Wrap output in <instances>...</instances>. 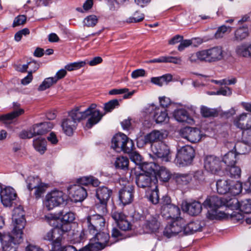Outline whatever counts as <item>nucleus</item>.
I'll return each mask as SVG.
<instances>
[{"label":"nucleus","mask_w":251,"mask_h":251,"mask_svg":"<svg viewBox=\"0 0 251 251\" xmlns=\"http://www.w3.org/2000/svg\"><path fill=\"white\" fill-rule=\"evenodd\" d=\"M238 203V200L235 198H231L229 200L225 199L217 196H208L202 203L204 207L208 208L206 217L210 220L221 219L225 216V213L219 211L218 209L223 206L228 208L236 207L233 203Z\"/></svg>","instance_id":"f257e3e1"},{"label":"nucleus","mask_w":251,"mask_h":251,"mask_svg":"<svg viewBox=\"0 0 251 251\" xmlns=\"http://www.w3.org/2000/svg\"><path fill=\"white\" fill-rule=\"evenodd\" d=\"M47 222L53 227V228L48 232L44 236V239L51 242V249L50 251H58L62 244L63 236L68 232L63 230L54 222L50 220H47Z\"/></svg>","instance_id":"f03ea898"},{"label":"nucleus","mask_w":251,"mask_h":251,"mask_svg":"<svg viewBox=\"0 0 251 251\" xmlns=\"http://www.w3.org/2000/svg\"><path fill=\"white\" fill-rule=\"evenodd\" d=\"M78 109L74 108L68 112L66 117L61 122V127L64 133L68 136H72L76 129L77 124L83 119Z\"/></svg>","instance_id":"7ed1b4c3"},{"label":"nucleus","mask_w":251,"mask_h":251,"mask_svg":"<svg viewBox=\"0 0 251 251\" xmlns=\"http://www.w3.org/2000/svg\"><path fill=\"white\" fill-rule=\"evenodd\" d=\"M57 215L58 216L49 214L45 216V218L46 220H50L54 222L65 231H69L71 229V223L75 219L74 213L63 209L59 211Z\"/></svg>","instance_id":"20e7f679"},{"label":"nucleus","mask_w":251,"mask_h":251,"mask_svg":"<svg viewBox=\"0 0 251 251\" xmlns=\"http://www.w3.org/2000/svg\"><path fill=\"white\" fill-rule=\"evenodd\" d=\"M111 147L118 152H131L134 147V142L124 133L115 134L112 139Z\"/></svg>","instance_id":"39448f33"},{"label":"nucleus","mask_w":251,"mask_h":251,"mask_svg":"<svg viewBox=\"0 0 251 251\" xmlns=\"http://www.w3.org/2000/svg\"><path fill=\"white\" fill-rule=\"evenodd\" d=\"M91 234L95 235L90 239L91 243L79 249L78 251H98L99 250L98 246L100 249H102L107 245L110 238L108 233L100 231Z\"/></svg>","instance_id":"423d86ee"},{"label":"nucleus","mask_w":251,"mask_h":251,"mask_svg":"<svg viewBox=\"0 0 251 251\" xmlns=\"http://www.w3.org/2000/svg\"><path fill=\"white\" fill-rule=\"evenodd\" d=\"M194 157V149L191 146H185L178 151L175 161L179 167H184L191 164Z\"/></svg>","instance_id":"0eeeda50"},{"label":"nucleus","mask_w":251,"mask_h":251,"mask_svg":"<svg viewBox=\"0 0 251 251\" xmlns=\"http://www.w3.org/2000/svg\"><path fill=\"white\" fill-rule=\"evenodd\" d=\"M23 232L12 230L2 242L3 251H17L19 245L23 241Z\"/></svg>","instance_id":"6e6552de"},{"label":"nucleus","mask_w":251,"mask_h":251,"mask_svg":"<svg viewBox=\"0 0 251 251\" xmlns=\"http://www.w3.org/2000/svg\"><path fill=\"white\" fill-rule=\"evenodd\" d=\"M66 200L67 196L62 191L54 190L46 195L45 205L50 210L63 203Z\"/></svg>","instance_id":"1a4fd4ad"},{"label":"nucleus","mask_w":251,"mask_h":251,"mask_svg":"<svg viewBox=\"0 0 251 251\" xmlns=\"http://www.w3.org/2000/svg\"><path fill=\"white\" fill-rule=\"evenodd\" d=\"M112 194V191L105 186L100 187L96 189V196L100 201V203L97 205V208L98 211L100 209L103 214L107 213V201Z\"/></svg>","instance_id":"9d476101"},{"label":"nucleus","mask_w":251,"mask_h":251,"mask_svg":"<svg viewBox=\"0 0 251 251\" xmlns=\"http://www.w3.org/2000/svg\"><path fill=\"white\" fill-rule=\"evenodd\" d=\"M0 193L1 201L5 207H15L17 195L13 188L6 187L3 189L0 183Z\"/></svg>","instance_id":"9b49d317"},{"label":"nucleus","mask_w":251,"mask_h":251,"mask_svg":"<svg viewBox=\"0 0 251 251\" xmlns=\"http://www.w3.org/2000/svg\"><path fill=\"white\" fill-rule=\"evenodd\" d=\"M86 224L88 231L90 233H95L97 231L103 230L105 226L104 218L100 214H94L87 218Z\"/></svg>","instance_id":"f8f14e48"},{"label":"nucleus","mask_w":251,"mask_h":251,"mask_svg":"<svg viewBox=\"0 0 251 251\" xmlns=\"http://www.w3.org/2000/svg\"><path fill=\"white\" fill-rule=\"evenodd\" d=\"M152 153L162 161L169 162L171 160L170 150L169 147L163 142H155L151 146Z\"/></svg>","instance_id":"ddd939ff"},{"label":"nucleus","mask_w":251,"mask_h":251,"mask_svg":"<svg viewBox=\"0 0 251 251\" xmlns=\"http://www.w3.org/2000/svg\"><path fill=\"white\" fill-rule=\"evenodd\" d=\"M12 221L13 223V230L23 232V229L25 225V211L23 207L19 205L14 207L13 210Z\"/></svg>","instance_id":"4468645a"},{"label":"nucleus","mask_w":251,"mask_h":251,"mask_svg":"<svg viewBox=\"0 0 251 251\" xmlns=\"http://www.w3.org/2000/svg\"><path fill=\"white\" fill-rule=\"evenodd\" d=\"M147 110L150 116L152 117L156 123H166L169 121V117L167 110L163 107L151 104Z\"/></svg>","instance_id":"2eb2a0df"},{"label":"nucleus","mask_w":251,"mask_h":251,"mask_svg":"<svg viewBox=\"0 0 251 251\" xmlns=\"http://www.w3.org/2000/svg\"><path fill=\"white\" fill-rule=\"evenodd\" d=\"M165 138V134L158 130H153L144 137L137 139V146L138 148H143L147 144H154L155 142H161Z\"/></svg>","instance_id":"dca6fc26"},{"label":"nucleus","mask_w":251,"mask_h":251,"mask_svg":"<svg viewBox=\"0 0 251 251\" xmlns=\"http://www.w3.org/2000/svg\"><path fill=\"white\" fill-rule=\"evenodd\" d=\"M185 226V221L183 218L173 220L171 224L165 227L163 231V235L168 238H170L177 235L182 230L184 232Z\"/></svg>","instance_id":"f3484780"},{"label":"nucleus","mask_w":251,"mask_h":251,"mask_svg":"<svg viewBox=\"0 0 251 251\" xmlns=\"http://www.w3.org/2000/svg\"><path fill=\"white\" fill-rule=\"evenodd\" d=\"M136 184L141 188H149L155 186L157 184L156 177L151 174L140 173L136 175Z\"/></svg>","instance_id":"a211bd4d"},{"label":"nucleus","mask_w":251,"mask_h":251,"mask_svg":"<svg viewBox=\"0 0 251 251\" xmlns=\"http://www.w3.org/2000/svg\"><path fill=\"white\" fill-rule=\"evenodd\" d=\"M202 51L205 62L209 63L217 62L222 60L224 57V51L221 46L214 47Z\"/></svg>","instance_id":"6ab92c4d"},{"label":"nucleus","mask_w":251,"mask_h":251,"mask_svg":"<svg viewBox=\"0 0 251 251\" xmlns=\"http://www.w3.org/2000/svg\"><path fill=\"white\" fill-rule=\"evenodd\" d=\"M181 136L191 143L199 142L201 137V131L197 127L186 126L180 130Z\"/></svg>","instance_id":"aec40b11"},{"label":"nucleus","mask_w":251,"mask_h":251,"mask_svg":"<svg viewBox=\"0 0 251 251\" xmlns=\"http://www.w3.org/2000/svg\"><path fill=\"white\" fill-rule=\"evenodd\" d=\"M222 162L219 157L214 155H207L204 160V167L206 170L216 174L221 169Z\"/></svg>","instance_id":"412c9836"},{"label":"nucleus","mask_w":251,"mask_h":251,"mask_svg":"<svg viewBox=\"0 0 251 251\" xmlns=\"http://www.w3.org/2000/svg\"><path fill=\"white\" fill-rule=\"evenodd\" d=\"M134 189L133 185L125 186L119 192V198L124 205L131 203L134 199Z\"/></svg>","instance_id":"4be33fe9"},{"label":"nucleus","mask_w":251,"mask_h":251,"mask_svg":"<svg viewBox=\"0 0 251 251\" xmlns=\"http://www.w3.org/2000/svg\"><path fill=\"white\" fill-rule=\"evenodd\" d=\"M233 124L241 129L251 128V114L242 113L236 116L233 120Z\"/></svg>","instance_id":"5701e85b"},{"label":"nucleus","mask_w":251,"mask_h":251,"mask_svg":"<svg viewBox=\"0 0 251 251\" xmlns=\"http://www.w3.org/2000/svg\"><path fill=\"white\" fill-rule=\"evenodd\" d=\"M68 190L75 202L81 201L87 196L86 189L80 185H71Z\"/></svg>","instance_id":"b1692460"},{"label":"nucleus","mask_w":251,"mask_h":251,"mask_svg":"<svg viewBox=\"0 0 251 251\" xmlns=\"http://www.w3.org/2000/svg\"><path fill=\"white\" fill-rule=\"evenodd\" d=\"M112 218L115 221L117 226L123 231L131 229L132 225L127 220V217L122 213L114 212L112 215Z\"/></svg>","instance_id":"393cba45"},{"label":"nucleus","mask_w":251,"mask_h":251,"mask_svg":"<svg viewBox=\"0 0 251 251\" xmlns=\"http://www.w3.org/2000/svg\"><path fill=\"white\" fill-rule=\"evenodd\" d=\"M161 214L162 217L166 219L173 220L181 218L180 217V210L179 208L173 204L164 207L161 211Z\"/></svg>","instance_id":"a878e982"},{"label":"nucleus","mask_w":251,"mask_h":251,"mask_svg":"<svg viewBox=\"0 0 251 251\" xmlns=\"http://www.w3.org/2000/svg\"><path fill=\"white\" fill-rule=\"evenodd\" d=\"M160 226V223L158 222L157 218L151 216L145 220L143 225V229L147 233H155L158 231Z\"/></svg>","instance_id":"bb28decb"},{"label":"nucleus","mask_w":251,"mask_h":251,"mask_svg":"<svg viewBox=\"0 0 251 251\" xmlns=\"http://www.w3.org/2000/svg\"><path fill=\"white\" fill-rule=\"evenodd\" d=\"M53 127V124L50 122H45L34 124L31 127L35 135H43L50 131Z\"/></svg>","instance_id":"cd10ccee"},{"label":"nucleus","mask_w":251,"mask_h":251,"mask_svg":"<svg viewBox=\"0 0 251 251\" xmlns=\"http://www.w3.org/2000/svg\"><path fill=\"white\" fill-rule=\"evenodd\" d=\"M173 115L175 119L180 123L191 124L194 122L193 119L190 116L188 111L183 108L176 110L174 112Z\"/></svg>","instance_id":"c85d7f7f"},{"label":"nucleus","mask_w":251,"mask_h":251,"mask_svg":"<svg viewBox=\"0 0 251 251\" xmlns=\"http://www.w3.org/2000/svg\"><path fill=\"white\" fill-rule=\"evenodd\" d=\"M185 210L191 216L199 215L202 210V204L198 201H193L186 203Z\"/></svg>","instance_id":"c756f323"},{"label":"nucleus","mask_w":251,"mask_h":251,"mask_svg":"<svg viewBox=\"0 0 251 251\" xmlns=\"http://www.w3.org/2000/svg\"><path fill=\"white\" fill-rule=\"evenodd\" d=\"M235 52L239 56L251 58V43L249 44L243 43L237 46Z\"/></svg>","instance_id":"7c9ffc66"},{"label":"nucleus","mask_w":251,"mask_h":251,"mask_svg":"<svg viewBox=\"0 0 251 251\" xmlns=\"http://www.w3.org/2000/svg\"><path fill=\"white\" fill-rule=\"evenodd\" d=\"M102 115L100 111H96L89 114L88 120L85 126L88 129L91 128L94 125L98 124L101 119Z\"/></svg>","instance_id":"2f4dec72"},{"label":"nucleus","mask_w":251,"mask_h":251,"mask_svg":"<svg viewBox=\"0 0 251 251\" xmlns=\"http://www.w3.org/2000/svg\"><path fill=\"white\" fill-rule=\"evenodd\" d=\"M77 183L78 185L87 186L91 185L94 187H97L100 184L99 179L93 176H86L80 177L77 179Z\"/></svg>","instance_id":"473e14b6"},{"label":"nucleus","mask_w":251,"mask_h":251,"mask_svg":"<svg viewBox=\"0 0 251 251\" xmlns=\"http://www.w3.org/2000/svg\"><path fill=\"white\" fill-rule=\"evenodd\" d=\"M236 207L230 208L231 209L239 208L240 211L246 214L251 213V200L246 199L241 202L238 201V203H233Z\"/></svg>","instance_id":"72a5a7b5"},{"label":"nucleus","mask_w":251,"mask_h":251,"mask_svg":"<svg viewBox=\"0 0 251 251\" xmlns=\"http://www.w3.org/2000/svg\"><path fill=\"white\" fill-rule=\"evenodd\" d=\"M33 145L35 150L41 154H44L47 150L46 140L41 137L34 139Z\"/></svg>","instance_id":"f704fd0d"},{"label":"nucleus","mask_w":251,"mask_h":251,"mask_svg":"<svg viewBox=\"0 0 251 251\" xmlns=\"http://www.w3.org/2000/svg\"><path fill=\"white\" fill-rule=\"evenodd\" d=\"M230 181L226 179H219L216 182L218 193L221 195L226 194L230 190Z\"/></svg>","instance_id":"c9c22d12"},{"label":"nucleus","mask_w":251,"mask_h":251,"mask_svg":"<svg viewBox=\"0 0 251 251\" xmlns=\"http://www.w3.org/2000/svg\"><path fill=\"white\" fill-rule=\"evenodd\" d=\"M24 112L25 111L23 109L20 108L18 110H14L6 114L2 115L0 116V121L7 123L18 117L23 114Z\"/></svg>","instance_id":"e433bc0d"},{"label":"nucleus","mask_w":251,"mask_h":251,"mask_svg":"<svg viewBox=\"0 0 251 251\" xmlns=\"http://www.w3.org/2000/svg\"><path fill=\"white\" fill-rule=\"evenodd\" d=\"M249 35V29L247 26H243L238 28L234 32V40L241 41L246 38Z\"/></svg>","instance_id":"4c0bfd02"},{"label":"nucleus","mask_w":251,"mask_h":251,"mask_svg":"<svg viewBox=\"0 0 251 251\" xmlns=\"http://www.w3.org/2000/svg\"><path fill=\"white\" fill-rule=\"evenodd\" d=\"M41 179L38 176H28L25 179L26 187L29 192L32 191L34 188L37 187L41 184Z\"/></svg>","instance_id":"58836bf2"},{"label":"nucleus","mask_w":251,"mask_h":251,"mask_svg":"<svg viewBox=\"0 0 251 251\" xmlns=\"http://www.w3.org/2000/svg\"><path fill=\"white\" fill-rule=\"evenodd\" d=\"M237 154L235 152L231 151L226 153L223 157L222 162L226 167L235 165L236 163Z\"/></svg>","instance_id":"ea45409f"},{"label":"nucleus","mask_w":251,"mask_h":251,"mask_svg":"<svg viewBox=\"0 0 251 251\" xmlns=\"http://www.w3.org/2000/svg\"><path fill=\"white\" fill-rule=\"evenodd\" d=\"M202 226L199 221L191 222L185 226L184 232L187 234H193L195 232L201 231Z\"/></svg>","instance_id":"a19ab883"},{"label":"nucleus","mask_w":251,"mask_h":251,"mask_svg":"<svg viewBox=\"0 0 251 251\" xmlns=\"http://www.w3.org/2000/svg\"><path fill=\"white\" fill-rule=\"evenodd\" d=\"M128 164L129 160L127 157L120 156L116 158L114 165L116 169L126 170L128 168Z\"/></svg>","instance_id":"79ce46f5"},{"label":"nucleus","mask_w":251,"mask_h":251,"mask_svg":"<svg viewBox=\"0 0 251 251\" xmlns=\"http://www.w3.org/2000/svg\"><path fill=\"white\" fill-rule=\"evenodd\" d=\"M201 113L203 117H216L219 115L218 111L216 108H210L205 106L201 107Z\"/></svg>","instance_id":"37998d69"},{"label":"nucleus","mask_w":251,"mask_h":251,"mask_svg":"<svg viewBox=\"0 0 251 251\" xmlns=\"http://www.w3.org/2000/svg\"><path fill=\"white\" fill-rule=\"evenodd\" d=\"M226 174L231 178H238L240 177L241 169L235 165L226 167Z\"/></svg>","instance_id":"c03bdc74"},{"label":"nucleus","mask_w":251,"mask_h":251,"mask_svg":"<svg viewBox=\"0 0 251 251\" xmlns=\"http://www.w3.org/2000/svg\"><path fill=\"white\" fill-rule=\"evenodd\" d=\"M160 181L163 182H168L171 177V174L170 172L165 167L161 166L157 173Z\"/></svg>","instance_id":"a18cd8bd"},{"label":"nucleus","mask_w":251,"mask_h":251,"mask_svg":"<svg viewBox=\"0 0 251 251\" xmlns=\"http://www.w3.org/2000/svg\"><path fill=\"white\" fill-rule=\"evenodd\" d=\"M234 149L236 154H245L250 151V146L242 141L235 145Z\"/></svg>","instance_id":"49530a36"},{"label":"nucleus","mask_w":251,"mask_h":251,"mask_svg":"<svg viewBox=\"0 0 251 251\" xmlns=\"http://www.w3.org/2000/svg\"><path fill=\"white\" fill-rule=\"evenodd\" d=\"M175 178L176 183L181 185H187L192 180L191 175L187 174H177Z\"/></svg>","instance_id":"de8ad7c7"},{"label":"nucleus","mask_w":251,"mask_h":251,"mask_svg":"<svg viewBox=\"0 0 251 251\" xmlns=\"http://www.w3.org/2000/svg\"><path fill=\"white\" fill-rule=\"evenodd\" d=\"M48 187V184L42 181L41 184L38 185L37 187L34 188V189H35V191L33 195L36 199L38 200L41 198L45 193Z\"/></svg>","instance_id":"09e8293b"},{"label":"nucleus","mask_w":251,"mask_h":251,"mask_svg":"<svg viewBox=\"0 0 251 251\" xmlns=\"http://www.w3.org/2000/svg\"><path fill=\"white\" fill-rule=\"evenodd\" d=\"M57 82L56 81V79L53 77H50L45 78L42 83L39 85L38 88V91H44L50 87H51L52 85L56 84Z\"/></svg>","instance_id":"8fccbe9b"},{"label":"nucleus","mask_w":251,"mask_h":251,"mask_svg":"<svg viewBox=\"0 0 251 251\" xmlns=\"http://www.w3.org/2000/svg\"><path fill=\"white\" fill-rule=\"evenodd\" d=\"M152 188V190L151 191V193L147 196L148 199L152 204H156L159 201V190L157 188V185Z\"/></svg>","instance_id":"3c124183"},{"label":"nucleus","mask_w":251,"mask_h":251,"mask_svg":"<svg viewBox=\"0 0 251 251\" xmlns=\"http://www.w3.org/2000/svg\"><path fill=\"white\" fill-rule=\"evenodd\" d=\"M96 107L97 105L96 104L92 103L84 111L81 110V107H77L75 108L79 110V113L82 115V118L84 120L88 117L89 114L96 111H100L96 109Z\"/></svg>","instance_id":"603ef678"},{"label":"nucleus","mask_w":251,"mask_h":251,"mask_svg":"<svg viewBox=\"0 0 251 251\" xmlns=\"http://www.w3.org/2000/svg\"><path fill=\"white\" fill-rule=\"evenodd\" d=\"M229 187L230 190L228 193L234 196L239 194L242 190V183L239 181H237L233 184H231L230 182Z\"/></svg>","instance_id":"864d4df0"},{"label":"nucleus","mask_w":251,"mask_h":251,"mask_svg":"<svg viewBox=\"0 0 251 251\" xmlns=\"http://www.w3.org/2000/svg\"><path fill=\"white\" fill-rule=\"evenodd\" d=\"M193 181L196 185L202 184L205 181V178L204 173L201 170H198L195 172L193 175Z\"/></svg>","instance_id":"5fc2aeb1"},{"label":"nucleus","mask_w":251,"mask_h":251,"mask_svg":"<svg viewBox=\"0 0 251 251\" xmlns=\"http://www.w3.org/2000/svg\"><path fill=\"white\" fill-rule=\"evenodd\" d=\"M119 106V100L117 99H113L104 104V109L106 112H110L114 109L118 108Z\"/></svg>","instance_id":"6e6d98bb"},{"label":"nucleus","mask_w":251,"mask_h":251,"mask_svg":"<svg viewBox=\"0 0 251 251\" xmlns=\"http://www.w3.org/2000/svg\"><path fill=\"white\" fill-rule=\"evenodd\" d=\"M85 64L86 62L83 61L75 62L66 65L65 66V68L68 71H72L73 70L79 69L84 67Z\"/></svg>","instance_id":"4d7b16f0"},{"label":"nucleus","mask_w":251,"mask_h":251,"mask_svg":"<svg viewBox=\"0 0 251 251\" xmlns=\"http://www.w3.org/2000/svg\"><path fill=\"white\" fill-rule=\"evenodd\" d=\"M83 23L87 27H93L98 23V19L95 15H90L84 19Z\"/></svg>","instance_id":"13d9d810"},{"label":"nucleus","mask_w":251,"mask_h":251,"mask_svg":"<svg viewBox=\"0 0 251 251\" xmlns=\"http://www.w3.org/2000/svg\"><path fill=\"white\" fill-rule=\"evenodd\" d=\"M203 51L201 50L196 53L190 54L189 60L191 63L196 62L198 60L204 61V56H203Z\"/></svg>","instance_id":"bf43d9fd"},{"label":"nucleus","mask_w":251,"mask_h":251,"mask_svg":"<svg viewBox=\"0 0 251 251\" xmlns=\"http://www.w3.org/2000/svg\"><path fill=\"white\" fill-rule=\"evenodd\" d=\"M144 19V15L143 14L136 12L133 17H130L127 19L126 22L128 23H136L142 21Z\"/></svg>","instance_id":"052dcab7"},{"label":"nucleus","mask_w":251,"mask_h":251,"mask_svg":"<svg viewBox=\"0 0 251 251\" xmlns=\"http://www.w3.org/2000/svg\"><path fill=\"white\" fill-rule=\"evenodd\" d=\"M129 154L130 159L132 161L135 163L137 165H141L142 162V156L138 152L136 151H133V150L127 153Z\"/></svg>","instance_id":"680f3d73"},{"label":"nucleus","mask_w":251,"mask_h":251,"mask_svg":"<svg viewBox=\"0 0 251 251\" xmlns=\"http://www.w3.org/2000/svg\"><path fill=\"white\" fill-rule=\"evenodd\" d=\"M155 164L152 162L150 163H144L142 166V170L145 172V174L151 175L152 172H155L154 169Z\"/></svg>","instance_id":"e2e57ef3"},{"label":"nucleus","mask_w":251,"mask_h":251,"mask_svg":"<svg viewBox=\"0 0 251 251\" xmlns=\"http://www.w3.org/2000/svg\"><path fill=\"white\" fill-rule=\"evenodd\" d=\"M242 140L248 145H251V128L243 131Z\"/></svg>","instance_id":"0e129e2a"},{"label":"nucleus","mask_w":251,"mask_h":251,"mask_svg":"<svg viewBox=\"0 0 251 251\" xmlns=\"http://www.w3.org/2000/svg\"><path fill=\"white\" fill-rule=\"evenodd\" d=\"M26 20V17L24 15H20L17 16L14 20L13 27H16L20 25H24Z\"/></svg>","instance_id":"69168bd1"},{"label":"nucleus","mask_w":251,"mask_h":251,"mask_svg":"<svg viewBox=\"0 0 251 251\" xmlns=\"http://www.w3.org/2000/svg\"><path fill=\"white\" fill-rule=\"evenodd\" d=\"M19 137L23 139H29L35 136L34 132L31 130V128L29 131L22 130L19 133Z\"/></svg>","instance_id":"338daca9"},{"label":"nucleus","mask_w":251,"mask_h":251,"mask_svg":"<svg viewBox=\"0 0 251 251\" xmlns=\"http://www.w3.org/2000/svg\"><path fill=\"white\" fill-rule=\"evenodd\" d=\"M160 107H163L166 109L172 103L170 98L165 96H163L159 98Z\"/></svg>","instance_id":"774afa93"}]
</instances>
